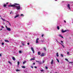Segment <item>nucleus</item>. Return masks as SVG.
<instances>
[{"label": "nucleus", "instance_id": "f257e3e1", "mask_svg": "<svg viewBox=\"0 0 73 73\" xmlns=\"http://www.w3.org/2000/svg\"><path fill=\"white\" fill-rule=\"evenodd\" d=\"M17 5H20L17 3H14V4L10 5H9L8 7H15L16 8V9H17L18 10H19V9H20V6H17Z\"/></svg>", "mask_w": 73, "mask_h": 73}, {"label": "nucleus", "instance_id": "f03ea898", "mask_svg": "<svg viewBox=\"0 0 73 73\" xmlns=\"http://www.w3.org/2000/svg\"><path fill=\"white\" fill-rule=\"evenodd\" d=\"M31 50L33 52V53H35V50H34V49H33V47H31Z\"/></svg>", "mask_w": 73, "mask_h": 73}, {"label": "nucleus", "instance_id": "7ed1b4c3", "mask_svg": "<svg viewBox=\"0 0 73 73\" xmlns=\"http://www.w3.org/2000/svg\"><path fill=\"white\" fill-rule=\"evenodd\" d=\"M36 61L37 62H39L38 64H42V63H41V62H40L39 61L36 60Z\"/></svg>", "mask_w": 73, "mask_h": 73}, {"label": "nucleus", "instance_id": "20e7f679", "mask_svg": "<svg viewBox=\"0 0 73 73\" xmlns=\"http://www.w3.org/2000/svg\"><path fill=\"white\" fill-rule=\"evenodd\" d=\"M7 29L8 31H11V28H10L7 27Z\"/></svg>", "mask_w": 73, "mask_h": 73}, {"label": "nucleus", "instance_id": "39448f33", "mask_svg": "<svg viewBox=\"0 0 73 73\" xmlns=\"http://www.w3.org/2000/svg\"><path fill=\"white\" fill-rule=\"evenodd\" d=\"M67 31H68V30H65L64 31L63 30H62V33H64V32H65Z\"/></svg>", "mask_w": 73, "mask_h": 73}, {"label": "nucleus", "instance_id": "423d86ee", "mask_svg": "<svg viewBox=\"0 0 73 73\" xmlns=\"http://www.w3.org/2000/svg\"><path fill=\"white\" fill-rule=\"evenodd\" d=\"M67 7L69 9H70V5L69 4H68L67 5Z\"/></svg>", "mask_w": 73, "mask_h": 73}, {"label": "nucleus", "instance_id": "0eeeda50", "mask_svg": "<svg viewBox=\"0 0 73 73\" xmlns=\"http://www.w3.org/2000/svg\"><path fill=\"white\" fill-rule=\"evenodd\" d=\"M38 40H39V39L38 38H37L36 39V43H38Z\"/></svg>", "mask_w": 73, "mask_h": 73}, {"label": "nucleus", "instance_id": "6e6552de", "mask_svg": "<svg viewBox=\"0 0 73 73\" xmlns=\"http://www.w3.org/2000/svg\"><path fill=\"white\" fill-rule=\"evenodd\" d=\"M45 56V54H44V53H42L41 55V56Z\"/></svg>", "mask_w": 73, "mask_h": 73}, {"label": "nucleus", "instance_id": "1a4fd4ad", "mask_svg": "<svg viewBox=\"0 0 73 73\" xmlns=\"http://www.w3.org/2000/svg\"><path fill=\"white\" fill-rule=\"evenodd\" d=\"M53 61H54L52 59V60H51V64H53Z\"/></svg>", "mask_w": 73, "mask_h": 73}, {"label": "nucleus", "instance_id": "9d476101", "mask_svg": "<svg viewBox=\"0 0 73 73\" xmlns=\"http://www.w3.org/2000/svg\"><path fill=\"white\" fill-rule=\"evenodd\" d=\"M19 16V15L18 14L17 15H16L15 17V18H16V17H17Z\"/></svg>", "mask_w": 73, "mask_h": 73}, {"label": "nucleus", "instance_id": "9b49d317", "mask_svg": "<svg viewBox=\"0 0 73 73\" xmlns=\"http://www.w3.org/2000/svg\"><path fill=\"white\" fill-rule=\"evenodd\" d=\"M12 58L14 61H15V60H16V59L15 58V57H12Z\"/></svg>", "mask_w": 73, "mask_h": 73}, {"label": "nucleus", "instance_id": "f8f14e48", "mask_svg": "<svg viewBox=\"0 0 73 73\" xmlns=\"http://www.w3.org/2000/svg\"><path fill=\"white\" fill-rule=\"evenodd\" d=\"M35 59L33 58H31L30 60V61H32V60H35Z\"/></svg>", "mask_w": 73, "mask_h": 73}, {"label": "nucleus", "instance_id": "ddd939ff", "mask_svg": "<svg viewBox=\"0 0 73 73\" xmlns=\"http://www.w3.org/2000/svg\"><path fill=\"white\" fill-rule=\"evenodd\" d=\"M38 55H40L41 54V52H38Z\"/></svg>", "mask_w": 73, "mask_h": 73}, {"label": "nucleus", "instance_id": "4468645a", "mask_svg": "<svg viewBox=\"0 0 73 73\" xmlns=\"http://www.w3.org/2000/svg\"><path fill=\"white\" fill-rule=\"evenodd\" d=\"M58 53L57 52L56 53V56H57V57H58L59 56V55H58Z\"/></svg>", "mask_w": 73, "mask_h": 73}, {"label": "nucleus", "instance_id": "2eb2a0df", "mask_svg": "<svg viewBox=\"0 0 73 73\" xmlns=\"http://www.w3.org/2000/svg\"><path fill=\"white\" fill-rule=\"evenodd\" d=\"M56 60L57 61V62H59H59H60V61H59L58 58H56Z\"/></svg>", "mask_w": 73, "mask_h": 73}, {"label": "nucleus", "instance_id": "dca6fc26", "mask_svg": "<svg viewBox=\"0 0 73 73\" xmlns=\"http://www.w3.org/2000/svg\"><path fill=\"white\" fill-rule=\"evenodd\" d=\"M59 36H60V37H61L62 38H64V37H63V36H62L60 35Z\"/></svg>", "mask_w": 73, "mask_h": 73}, {"label": "nucleus", "instance_id": "f3484780", "mask_svg": "<svg viewBox=\"0 0 73 73\" xmlns=\"http://www.w3.org/2000/svg\"><path fill=\"white\" fill-rule=\"evenodd\" d=\"M5 42H9V40H5Z\"/></svg>", "mask_w": 73, "mask_h": 73}, {"label": "nucleus", "instance_id": "a211bd4d", "mask_svg": "<svg viewBox=\"0 0 73 73\" xmlns=\"http://www.w3.org/2000/svg\"><path fill=\"white\" fill-rule=\"evenodd\" d=\"M1 19H2V20H3L4 21H6V20L3 19V18H1Z\"/></svg>", "mask_w": 73, "mask_h": 73}, {"label": "nucleus", "instance_id": "6ab92c4d", "mask_svg": "<svg viewBox=\"0 0 73 73\" xmlns=\"http://www.w3.org/2000/svg\"><path fill=\"white\" fill-rule=\"evenodd\" d=\"M57 28L58 30H59V29H60V27H59V26H58Z\"/></svg>", "mask_w": 73, "mask_h": 73}, {"label": "nucleus", "instance_id": "aec40b11", "mask_svg": "<svg viewBox=\"0 0 73 73\" xmlns=\"http://www.w3.org/2000/svg\"><path fill=\"white\" fill-rule=\"evenodd\" d=\"M60 44L61 45H62V46H63V48H65V47L63 45H62V44L61 43H60Z\"/></svg>", "mask_w": 73, "mask_h": 73}, {"label": "nucleus", "instance_id": "412c9836", "mask_svg": "<svg viewBox=\"0 0 73 73\" xmlns=\"http://www.w3.org/2000/svg\"><path fill=\"white\" fill-rule=\"evenodd\" d=\"M26 62V61H24L23 63V65H24V64H25V63Z\"/></svg>", "mask_w": 73, "mask_h": 73}, {"label": "nucleus", "instance_id": "4be33fe9", "mask_svg": "<svg viewBox=\"0 0 73 73\" xmlns=\"http://www.w3.org/2000/svg\"><path fill=\"white\" fill-rule=\"evenodd\" d=\"M43 49L45 51H46V48L45 47H44L43 48Z\"/></svg>", "mask_w": 73, "mask_h": 73}, {"label": "nucleus", "instance_id": "5701e85b", "mask_svg": "<svg viewBox=\"0 0 73 73\" xmlns=\"http://www.w3.org/2000/svg\"><path fill=\"white\" fill-rule=\"evenodd\" d=\"M17 63H18V66L19 65V64H20V62L19 61H18V62Z\"/></svg>", "mask_w": 73, "mask_h": 73}, {"label": "nucleus", "instance_id": "b1692460", "mask_svg": "<svg viewBox=\"0 0 73 73\" xmlns=\"http://www.w3.org/2000/svg\"><path fill=\"white\" fill-rule=\"evenodd\" d=\"M22 68H25V66H22Z\"/></svg>", "mask_w": 73, "mask_h": 73}, {"label": "nucleus", "instance_id": "393cba45", "mask_svg": "<svg viewBox=\"0 0 73 73\" xmlns=\"http://www.w3.org/2000/svg\"><path fill=\"white\" fill-rule=\"evenodd\" d=\"M22 45H25V44L23 42H22Z\"/></svg>", "mask_w": 73, "mask_h": 73}, {"label": "nucleus", "instance_id": "a878e982", "mask_svg": "<svg viewBox=\"0 0 73 73\" xmlns=\"http://www.w3.org/2000/svg\"><path fill=\"white\" fill-rule=\"evenodd\" d=\"M16 71L17 72H19V71H20V70L18 69H17L16 70Z\"/></svg>", "mask_w": 73, "mask_h": 73}, {"label": "nucleus", "instance_id": "bb28decb", "mask_svg": "<svg viewBox=\"0 0 73 73\" xmlns=\"http://www.w3.org/2000/svg\"><path fill=\"white\" fill-rule=\"evenodd\" d=\"M65 60L67 61H68V62H69V61L67 59H65Z\"/></svg>", "mask_w": 73, "mask_h": 73}, {"label": "nucleus", "instance_id": "cd10ccee", "mask_svg": "<svg viewBox=\"0 0 73 73\" xmlns=\"http://www.w3.org/2000/svg\"><path fill=\"white\" fill-rule=\"evenodd\" d=\"M4 7H6V6H7V5L5 4H4L3 5Z\"/></svg>", "mask_w": 73, "mask_h": 73}, {"label": "nucleus", "instance_id": "c85d7f7f", "mask_svg": "<svg viewBox=\"0 0 73 73\" xmlns=\"http://www.w3.org/2000/svg\"><path fill=\"white\" fill-rule=\"evenodd\" d=\"M61 57H63V55L62 54H61Z\"/></svg>", "mask_w": 73, "mask_h": 73}, {"label": "nucleus", "instance_id": "c756f323", "mask_svg": "<svg viewBox=\"0 0 73 73\" xmlns=\"http://www.w3.org/2000/svg\"><path fill=\"white\" fill-rule=\"evenodd\" d=\"M4 42H2V45H4Z\"/></svg>", "mask_w": 73, "mask_h": 73}, {"label": "nucleus", "instance_id": "7c9ffc66", "mask_svg": "<svg viewBox=\"0 0 73 73\" xmlns=\"http://www.w3.org/2000/svg\"><path fill=\"white\" fill-rule=\"evenodd\" d=\"M21 16H24V15H23V14H21Z\"/></svg>", "mask_w": 73, "mask_h": 73}, {"label": "nucleus", "instance_id": "2f4dec72", "mask_svg": "<svg viewBox=\"0 0 73 73\" xmlns=\"http://www.w3.org/2000/svg\"><path fill=\"white\" fill-rule=\"evenodd\" d=\"M19 52L20 53H22V52L21 51H19Z\"/></svg>", "mask_w": 73, "mask_h": 73}, {"label": "nucleus", "instance_id": "473e14b6", "mask_svg": "<svg viewBox=\"0 0 73 73\" xmlns=\"http://www.w3.org/2000/svg\"><path fill=\"white\" fill-rule=\"evenodd\" d=\"M9 64H12V63H11V62L9 61Z\"/></svg>", "mask_w": 73, "mask_h": 73}, {"label": "nucleus", "instance_id": "72a5a7b5", "mask_svg": "<svg viewBox=\"0 0 73 73\" xmlns=\"http://www.w3.org/2000/svg\"><path fill=\"white\" fill-rule=\"evenodd\" d=\"M10 14H12V13H13L12 12V11H11L10 13Z\"/></svg>", "mask_w": 73, "mask_h": 73}, {"label": "nucleus", "instance_id": "f704fd0d", "mask_svg": "<svg viewBox=\"0 0 73 73\" xmlns=\"http://www.w3.org/2000/svg\"><path fill=\"white\" fill-rule=\"evenodd\" d=\"M9 25H10V26H11V23H10L9 22Z\"/></svg>", "mask_w": 73, "mask_h": 73}, {"label": "nucleus", "instance_id": "c9c22d12", "mask_svg": "<svg viewBox=\"0 0 73 73\" xmlns=\"http://www.w3.org/2000/svg\"><path fill=\"white\" fill-rule=\"evenodd\" d=\"M69 64H70V63H73V62H69Z\"/></svg>", "mask_w": 73, "mask_h": 73}, {"label": "nucleus", "instance_id": "e433bc0d", "mask_svg": "<svg viewBox=\"0 0 73 73\" xmlns=\"http://www.w3.org/2000/svg\"><path fill=\"white\" fill-rule=\"evenodd\" d=\"M44 71V70H40V71L41 72H43Z\"/></svg>", "mask_w": 73, "mask_h": 73}, {"label": "nucleus", "instance_id": "4c0bfd02", "mask_svg": "<svg viewBox=\"0 0 73 73\" xmlns=\"http://www.w3.org/2000/svg\"><path fill=\"white\" fill-rule=\"evenodd\" d=\"M44 34H42V37H43V36H44Z\"/></svg>", "mask_w": 73, "mask_h": 73}, {"label": "nucleus", "instance_id": "58836bf2", "mask_svg": "<svg viewBox=\"0 0 73 73\" xmlns=\"http://www.w3.org/2000/svg\"><path fill=\"white\" fill-rule=\"evenodd\" d=\"M61 42L62 43V44H63V41H61Z\"/></svg>", "mask_w": 73, "mask_h": 73}, {"label": "nucleus", "instance_id": "ea45409f", "mask_svg": "<svg viewBox=\"0 0 73 73\" xmlns=\"http://www.w3.org/2000/svg\"><path fill=\"white\" fill-rule=\"evenodd\" d=\"M46 69H48V67H46Z\"/></svg>", "mask_w": 73, "mask_h": 73}, {"label": "nucleus", "instance_id": "a19ab883", "mask_svg": "<svg viewBox=\"0 0 73 73\" xmlns=\"http://www.w3.org/2000/svg\"><path fill=\"white\" fill-rule=\"evenodd\" d=\"M34 68H37V66H34Z\"/></svg>", "mask_w": 73, "mask_h": 73}, {"label": "nucleus", "instance_id": "79ce46f5", "mask_svg": "<svg viewBox=\"0 0 73 73\" xmlns=\"http://www.w3.org/2000/svg\"><path fill=\"white\" fill-rule=\"evenodd\" d=\"M31 68H33V66H31Z\"/></svg>", "mask_w": 73, "mask_h": 73}, {"label": "nucleus", "instance_id": "37998d69", "mask_svg": "<svg viewBox=\"0 0 73 73\" xmlns=\"http://www.w3.org/2000/svg\"><path fill=\"white\" fill-rule=\"evenodd\" d=\"M27 45H29V42L27 43Z\"/></svg>", "mask_w": 73, "mask_h": 73}, {"label": "nucleus", "instance_id": "c03bdc74", "mask_svg": "<svg viewBox=\"0 0 73 73\" xmlns=\"http://www.w3.org/2000/svg\"><path fill=\"white\" fill-rule=\"evenodd\" d=\"M0 56L1 57V54H0Z\"/></svg>", "mask_w": 73, "mask_h": 73}, {"label": "nucleus", "instance_id": "a18cd8bd", "mask_svg": "<svg viewBox=\"0 0 73 73\" xmlns=\"http://www.w3.org/2000/svg\"><path fill=\"white\" fill-rule=\"evenodd\" d=\"M1 28H4V27L3 26H2Z\"/></svg>", "mask_w": 73, "mask_h": 73}, {"label": "nucleus", "instance_id": "49530a36", "mask_svg": "<svg viewBox=\"0 0 73 73\" xmlns=\"http://www.w3.org/2000/svg\"><path fill=\"white\" fill-rule=\"evenodd\" d=\"M42 62L43 63H44V60H43Z\"/></svg>", "mask_w": 73, "mask_h": 73}, {"label": "nucleus", "instance_id": "de8ad7c7", "mask_svg": "<svg viewBox=\"0 0 73 73\" xmlns=\"http://www.w3.org/2000/svg\"><path fill=\"white\" fill-rule=\"evenodd\" d=\"M69 52H67V54H69Z\"/></svg>", "mask_w": 73, "mask_h": 73}, {"label": "nucleus", "instance_id": "09e8293b", "mask_svg": "<svg viewBox=\"0 0 73 73\" xmlns=\"http://www.w3.org/2000/svg\"><path fill=\"white\" fill-rule=\"evenodd\" d=\"M5 27H6V29L8 28V27L6 26Z\"/></svg>", "mask_w": 73, "mask_h": 73}, {"label": "nucleus", "instance_id": "8fccbe9b", "mask_svg": "<svg viewBox=\"0 0 73 73\" xmlns=\"http://www.w3.org/2000/svg\"><path fill=\"white\" fill-rule=\"evenodd\" d=\"M35 63H34L33 64V65H35Z\"/></svg>", "mask_w": 73, "mask_h": 73}, {"label": "nucleus", "instance_id": "3c124183", "mask_svg": "<svg viewBox=\"0 0 73 73\" xmlns=\"http://www.w3.org/2000/svg\"><path fill=\"white\" fill-rule=\"evenodd\" d=\"M2 29H1L0 30V31H1Z\"/></svg>", "mask_w": 73, "mask_h": 73}, {"label": "nucleus", "instance_id": "603ef678", "mask_svg": "<svg viewBox=\"0 0 73 73\" xmlns=\"http://www.w3.org/2000/svg\"><path fill=\"white\" fill-rule=\"evenodd\" d=\"M6 22H8V23H9V21H8L7 20H6Z\"/></svg>", "mask_w": 73, "mask_h": 73}, {"label": "nucleus", "instance_id": "864d4df0", "mask_svg": "<svg viewBox=\"0 0 73 73\" xmlns=\"http://www.w3.org/2000/svg\"><path fill=\"white\" fill-rule=\"evenodd\" d=\"M64 23H66V21H65V20H64Z\"/></svg>", "mask_w": 73, "mask_h": 73}, {"label": "nucleus", "instance_id": "5fc2aeb1", "mask_svg": "<svg viewBox=\"0 0 73 73\" xmlns=\"http://www.w3.org/2000/svg\"><path fill=\"white\" fill-rule=\"evenodd\" d=\"M6 4H8V3H6Z\"/></svg>", "mask_w": 73, "mask_h": 73}, {"label": "nucleus", "instance_id": "6e6d98bb", "mask_svg": "<svg viewBox=\"0 0 73 73\" xmlns=\"http://www.w3.org/2000/svg\"><path fill=\"white\" fill-rule=\"evenodd\" d=\"M55 1H57V0H55Z\"/></svg>", "mask_w": 73, "mask_h": 73}, {"label": "nucleus", "instance_id": "4d7b16f0", "mask_svg": "<svg viewBox=\"0 0 73 73\" xmlns=\"http://www.w3.org/2000/svg\"><path fill=\"white\" fill-rule=\"evenodd\" d=\"M64 1H62V2H64Z\"/></svg>", "mask_w": 73, "mask_h": 73}, {"label": "nucleus", "instance_id": "13d9d810", "mask_svg": "<svg viewBox=\"0 0 73 73\" xmlns=\"http://www.w3.org/2000/svg\"><path fill=\"white\" fill-rule=\"evenodd\" d=\"M56 41H57V42H58V41L57 40H56Z\"/></svg>", "mask_w": 73, "mask_h": 73}, {"label": "nucleus", "instance_id": "bf43d9fd", "mask_svg": "<svg viewBox=\"0 0 73 73\" xmlns=\"http://www.w3.org/2000/svg\"><path fill=\"white\" fill-rule=\"evenodd\" d=\"M18 67H19V65H18Z\"/></svg>", "mask_w": 73, "mask_h": 73}, {"label": "nucleus", "instance_id": "052dcab7", "mask_svg": "<svg viewBox=\"0 0 73 73\" xmlns=\"http://www.w3.org/2000/svg\"><path fill=\"white\" fill-rule=\"evenodd\" d=\"M50 73H52V72H50Z\"/></svg>", "mask_w": 73, "mask_h": 73}, {"label": "nucleus", "instance_id": "680f3d73", "mask_svg": "<svg viewBox=\"0 0 73 73\" xmlns=\"http://www.w3.org/2000/svg\"><path fill=\"white\" fill-rule=\"evenodd\" d=\"M3 24H5V23H3Z\"/></svg>", "mask_w": 73, "mask_h": 73}, {"label": "nucleus", "instance_id": "e2e57ef3", "mask_svg": "<svg viewBox=\"0 0 73 73\" xmlns=\"http://www.w3.org/2000/svg\"><path fill=\"white\" fill-rule=\"evenodd\" d=\"M56 40H57V39H56Z\"/></svg>", "mask_w": 73, "mask_h": 73}, {"label": "nucleus", "instance_id": "0e129e2a", "mask_svg": "<svg viewBox=\"0 0 73 73\" xmlns=\"http://www.w3.org/2000/svg\"><path fill=\"white\" fill-rule=\"evenodd\" d=\"M55 73H57V72H55Z\"/></svg>", "mask_w": 73, "mask_h": 73}, {"label": "nucleus", "instance_id": "69168bd1", "mask_svg": "<svg viewBox=\"0 0 73 73\" xmlns=\"http://www.w3.org/2000/svg\"><path fill=\"white\" fill-rule=\"evenodd\" d=\"M0 17H1V16H0Z\"/></svg>", "mask_w": 73, "mask_h": 73}]
</instances>
